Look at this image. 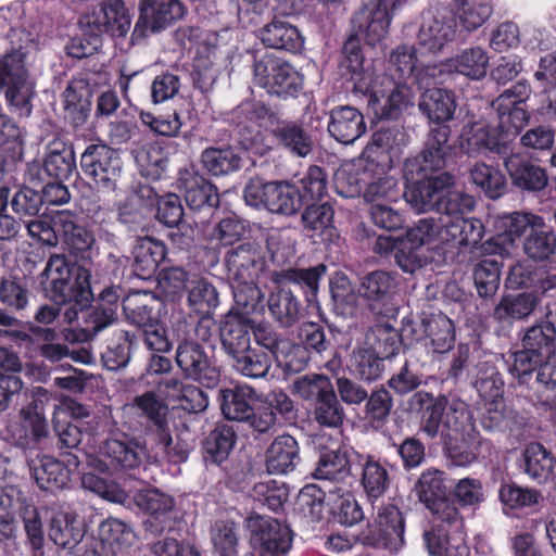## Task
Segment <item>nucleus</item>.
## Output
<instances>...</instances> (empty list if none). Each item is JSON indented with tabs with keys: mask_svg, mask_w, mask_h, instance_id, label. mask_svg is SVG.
<instances>
[{
	"mask_svg": "<svg viewBox=\"0 0 556 556\" xmlns=\"http://www.w3.org/2000/svg\"><path fill=\"white\" fill-rule=\"evenodd\" d=\"M98 533L101 548L93 552H101L103 555H123L136 542V534L131 527L116 518L102 521Z\"/></svg>",
	"mask_w": 556,
	"mask_h": 556,
	"instance_id": "obj_29",
	"label": "nucleus"
},
{
	"mask_svg": "<svg viewBox=\"0 0 556 556\" xmlns=\"http://www.w3.org/2000/svg\"><path fill=\"white\" fill-rule=\"evenodd\" d=\"M220 340L227 354L235 358L251 348L249 326L241 319L227 318L220 327Z\"/></svg>",
	"mask_w": 556,
	"mask_h": 556,
	"instance_id": "obj_48",
	"label": "nucleus"
},
{
	"mask_svg": "<svg viewBox=\"0 0 556 556\" xmlns=\"http://www.w3.org/2000/svg\"><path fill=\"white\" fill-rule=\"evenodd\" d=\"M462 152L468 156H478L486 151L498 154L502 159L510 150L497 130L484 122H475L464 126L459 143Z\"/></svg>",
	"mask_w": 556,
	"mask_h": 556,
	"instance_id": "obj_19",
	"label": "nucleus"
},
{
	"mask_svg": "<svg viewBox=\"0 0 556 556\" xmlns=\"http://www.w3.org/2000/svg\"><path fill=\"white\" fill-rule=\"evenodd\" d=\"M424 544L431 556H469V549L464 542V518L454 527L448 521H442L432 514L431 523L424 530Z\"/></svg>",
	"mask_w": 556,
	"mask_h": 556,
	"instance_id": "obj_15",
	"label": "nucleus"
},
{
	"mask_svg": "<svg viewBox=\"0 0 556 556\" xmlns=\"http://www.w3.org/2000/svg\"><path fill=\"white\" fill-rule=\"evenodd\" d=\"M525 471L534 480H546L553 472L554 459L541 443H530L523 453Z\"/></svg>",
	"mask_w": 556,
	"mask_h": 556,
	"instance_id": "obj_59",
	"label": "nucleus"
},
{
	"mask_svg": "<svg viewBox=\"0 0 556 556\" xmlns=\"http://www.w3.org/2000/svg\"><path fill=\"white\" fill-rule=\"evenodd\" d=\"M538 303L539 299L532 292L508 293L501 298L493 316L501 323L525 319L532 314Z\"/></svg>",
	"mask_w": 556,
	"mask_h": 556,
	"instance_id": "obj_36",
	"label": "nucleus"
},
{
	"mask_svg": "<svg viewBox=\"0 0 556 556\" xmlns=\"http://www.w3.org/2000/svg\"><path fill=\"white\" fill-rule=\"evenodd\" d=\"M75 455H66V464L51 456H37L29 464L30 472L37 485L47 491L65 488L71 479L72 471L78 467Z\"/></svg>",
	"mask_w": 556,
	"mask_h": 556,
	"instance_id": "obj_18",
	"label": "nucleus"
},
{
	"mask_svg": "<svg viewBox=\"0 0 556 556\" xmlns=\"http://www.w3.org/2000/svg\"><path fill=\"white\" fill-rule=\"evenodd\" d=\"M455 16L467 31L480 28L493 13V0H452Z\"/></svg>",
	"mask_w": 556,
	"mask_h": 556,
	"instance_id": "obj_42",
	"label": "nucleus"
},
{
	"mask_svg": "<svg viewBox=\"0 0 556 556\" xmlns=\"http://www.w3.org/2000/svg\"><path fill=\"white\" fill-rule=\"evenodd\" d=\"M117 299L118 296L113 289H105L101 293L102 303L89 314V326L86 331L90 336H96L115 320L118 307Z\"/></svg>",
	"mask_w": 556,
	"mask_h": 556,
	"instance_id": "obj_60",
	"label": "nucleus"
},
{
	"mask_svg": "<svg viewBox=\"0 0 556 556\" xmlns=\"http://www.w3.org/2000/svg\"><path fill=\"white\" fill-rule=\"evenodd\" d=\"M268 308L273 317L282 326L291 327L300 318L301 305L292 291L285 288L273 292L268 299Z\"/></svg>",
	"mask_w": 556,
	"mask_h": 556,
	"instance_id": "obj_49",
	"label": "nucleus"
},
{
	"mask_svg": "<svg viewBox=\"0 0 556 556\" xmlns=\"http://www.w3.org/2000/svg\"><path fill=\"white\" fill-rule=\"evenodd\" d=\"M240 157L233 149L207 148L201 154L203 167L214 176L228 175L240 168Z\"/></svg>",
	"mask_w": 556,
	"mask_h": 556,
	"instance_id": "obj_53",
	"label": "nucleus"
},
{
	"mask_svg": "<svg viewBox=\"0 0 556 556\" xmlns=\"http://www.w3.org/2000/svg\"><path fill=\"white\" fill-rule=\"evenodd\" d=\"M419 501L442 521H448L454 527L460 523V514L455 501L445 496L443 472L430 468L425 470L414 486Z\"/></svg>",
	"mask_w": 556,
	"mask_h": 556,
	"instance_id": "obj_11",
	"label": "nucleus"
},
{
	"mask_svg": "<svg viewBox=\"0 0 556 556\" xmlns=\"http://www.w3.org/2000/svg\"><path fill=\"white\" fill-rule=\"evenodd\" d=\"M446 220L440 217L421 218L415 226L406 231V243L415 248L428 245L432 249L447 244L446 236Z\"/></svg>",
	"mask_w": 556,
	"mask_h": 556,
	"instance_id": "obj_35",
	"label": "nucleus"
},
{
	"mask_svg": "<svg viewBox=\"0 0 556 556\" xmlns=\"http://www.w3.org/2000/svg\"><path fill=\"white\" fill-rule=\"evenodd\" d=\"M219 73L216 64V48L203 45L197 49L193 61V83L202 91L207 92L215 84Z\"/></svg>",
	"mask_w": 556,
	"mask_h": 556,
	"instance_id": "obj_45",
	"label": "nucleus"
},
{
	"mask_svg": "<svg viewBox=\"0 0 556 556\" xmlns=\"http://www.w3.org/2000/svg\"><path fill=\"white\" fill-rule=\"evenodd\" d=\"M384 358L367 345L356 348L351 355L352 372L364 381H375L383 372Z\"/></svg>",
	"mask_w": 556,
	"mask_h": 556,
	"instance_id": "obj_50",
	"label": "nucleus"
},
{
	"mask_svg": "<svg viewBox=\"0 0 556 556\" xmlns=\"http://www.w3.org/2000/svg\"><path fill=\"white\" fill-rule=\"evenodd\" d=\"M456 30L453 12L445 7H432L420 15L416 43L426 52L438 53L455 39Z\"/></svg>",
	"mask_w": 556,
	"mask_h": 556,
	"instance_id": "obj_6",
	"label": "nucleus"
},
{
	"mask_svg": "<svg viewBox=\"0 0 556 556\" xmlns=\"http://www.w3.org/2000/svg\"><path fill=\"white\" fill-rule=\"evenodd\" d=\"M417 50L412 45H399L391 50L388 73L378 74L374 89V110L386 118H395L410 104L408 80L417 71Z\"/></svg>",
	"mask_w": 556,
	"mask_h": 556,
	"instance_id": "obj_1",
	"label": "nucleus"
},
{
	"mask_svg": "<svg viewBox=\"0 0 556 556\" xmlns=\"http://www.w3.org/2000/svg\"><path fill=\"white\" fill-rule=\"evenodd\" d=\"M80 166L98 189L115 190L122 174V161L116 151L105 144H91L81 154Z\"/></svg>",
	"mask_w": 556,
	"mask_h": 556,
	"instance_id": "obj_12",
	"label": "nucleus"
},
{
	"mask_svg": "<svg viewBox=\"0 0 556 556\" xmlns=\"http://www.w3.org/2000/svg\"><path fill=\"white\" fill-rule=\"evenodd\" d=\"M503 160L513 184L519 189L540 191L546 187L548 178L545 170L526 161L519 153L510 149Z\"/></svg>",
	"mask_w": 556,
	"mask_h": 556,
	"instance_id": "obj_26",
	"label": "nucleus"
},
{
	"mask_svg": "<svg viewBox=\"0 0 556 556\" xmlns=\"http://www.w3.org/2000/svg\"><path fill=\"white\" fill-rule=\"evenodd\" d=\"M132 255L136 270L141 276H150L165 258L166 250L164 243L160 240L143 237L137 240Z\"/></svg>",
	"mask_w": 556,
	"mask_h": 556,
	"instance_id": "obj_44",
	"label": "nucleus"
},
{
	"mask_svg": "<svg viewBox=\"0 0 556 556\" xmlns=\"http://www.w3.org/2000/svg\"><path fill=\"white\" fill-rule=\"evenodd\" d=\"M21 428L13 432V437L21 444H27L29 440L39 441L48 433L47 420L37 410L36 405H28L21 409Z\"/></svg>",
	"mask_w": 556,
	"mask_h": 556,
	"instance_id": "obj_58",
	"label": "nucleus"
},
{
	"mask_svg": "<svg viewBox=\"0 0 556 556\" xmlns=\"http://www.w3.org/2000/svg\"><path fill=\"white\" fill-rule=\"evenodd\" d=\"M556 339V328L551 321H541L527 329L522 337V348L538 352L546 357V362L556 353L552 346Z\"/></svg>",
	"mask_w": 556,
	"mask_h": 556,
	"instance_id": "obj_55",
	"label": "nucleus"
},
{
	"mask_svg": "<svg viewBox=\"0 0 556 556\" xmlns=\"http://www.w3.org/2000/svg\"><path fill=\"white\" fill-rule=\"evenodd\" d=\"M86 534L83 519L70 507H61L52 513L49 523V538L58 546L75 548Z\"/></svg>",
	"mask_w": 556,
	"mask_h": 556,
	"instance_id": "obj_23",
	"label": "nucleus"
},
{
	"mask_svg": "<svg viewBox=\"0 0 556 556\" xmlns=\"http://www.w3.org/2000/svg\"><path fill=\"white\" fill-rule=\"evenodd\" d=\"M397 290L395 275L384 270H374L362 278L358 294L371 311L381 308L391 302Z\"/></svg>",
	"mask_w": 556,
	"mask_h": 556,
	"instance_id": "obj_24",
	"label": "nucleus"
},
{
	"mask_svg": "<svg viewBox=\"0 0 556 556\" xmlns=\"http://www.w3.org/2000/svg\"><path fill=\"white\" fill-rule=\"evenodd\" d=\"M188 293L189 306L202 316L210 315L219 304L216 288L206 279L192 282Z\"/></svg>",
	"mask_w": 556,
	"mask_h": 556,
	"instance_id": "obj_63",
	"label": "nucleus"
},
{
	"mask_svg": "<svg viewBox=\"0 0 556 556\" xmlns=\"http://www.w3.org/2000/svg\"><path fill=\"white\" fill-rule=\"evenodd\" d=\"M361 485L370 500L380 498L390 486L387 466L371 455L363 457Z\"/></svg>",
	"mask_w": 556,
	"mask_h": 556,
	"instance_id": "obj_43",
	"label": "nucleus"
},
{
	"mask_svg": "<svg viewBox=\"0 0 556 556\" xmlns=\"http://www.w3.org/2000/svg\"><path fill=\"white\" fill-rule=\"evenodd\" d=\"M506 97H498L492 103L498 118L497 132L508 144L510 139L516 137L527 125L529 115L521 105L505 103Z\"/></svg>",
	"mask_w": 556,
	"mask_h": 556,
	"instance_id": "obj_37",
	"label": "nucleus"
},
{
	"mask_svg": "<svg viewBox=\"0 0 556 556\" xmlns=\"http://www.w3.org/2000/svg\"><path fill=\"white\" fill-rule=\"evenodd\" d=\"M254 83L269 94L283 99L296 97L303 88V76L288 62L265 55L254 63Z\"/></svg>",
	"mask_w": 556,
	"mask_h": 556,
	"instance_id": "obj_5",
	"label": "nucleus"
},
{
	"mask_svg": "<svg viewBox=\"0 0 556 556\" xmlns=\"http://www.w3.org/2000/svg\"><path fill=\"white\" fill-rule=\"evenodd\" d=\"M261 39L269 48L291 53H298L304 47V37L298 27L283 20L267 24L261 31Z\"/></svg>",
	"mask_w": 556,
	"mask_h": 556,
	"instance_id": "obj_31",
	"label": "nucleus"
},
{
	"mask_svg": "<svg viewBox=\"0 0 556 556\" xmlns=\"http://www.w3.org/2000/svg\"><path fill=\"white\" fill-rule=\"evenodd\" d=\"M178 186L185 192L186 203L191 210L217 204L215 187L192 168H184L179 172Z\"/></svg>",
	"mask_w": 556,
	"mask_h": 556,
	"instance_id": "obj_28",
	"label": "nucleus"
},
{
	"mask_svg": "<svg viewBox=\"0 0 556 556\" xmlns=\"http://www.w3.org/2000/svg\"><path fill=\"white\" fill-rule=\"evenodd\" d=\"M100 466L103 471L117 472L135 469L144 462L155 463L159 455H151L143 443L134 440L109 439L99 451Z\"/></svg>",
	"mask_w": 556,
	"mask_h": 556,
	"instance_id": "obj_13",
	"label": "nucleus"
},
{
	"mask_svg": "<svg viewBox=\"0 0 556 556\" xmlns=\"http://www.w3.org/2000/svg\"><path fill=\"white\" fill-rule=\"evenodd\" d=\"M232 119L238 126L248 129L253 126L267 127L275 125L277 117L262 102L244 101L232 112Z\"/></svg>",
	"mask_w": 556,
	"mask_h": 556,
	"instance_id": "obj_54",
	"label": "nucleus"
},
{
	"mask_svg": "<svg viewBox=\"0 0 556 556\" xmlns=\"http://www.w3.org/2000/svg\"><path fill=\"white\" fill-rule=\"evenodd\" d=\"M75 169V160L71 150H51L43 163L34 162L28 165L27 177L31 184L45 182L47 179H68Z\"/></svg>",
	"mask_w": 556,
	"mask_h": 556,
	"instance_id": "obj_25",
	"label": "nucleus"
},
{
	"mask_svg": "<svg viewBox=\"0 0 556 556\" xmlns=\"http://www.w3.org/2000/svg\"><path fill=\"white\" fill-rule=\"evenodd\" d=\"M298 460V443L291 435L276 438L266 453V467L269 473L282 475L292 471Z\"/></svg>",
	"mask_w": 556,
	"mask_h": 556,
	"instance_id": "obj_33",
	"label": "nucleus"
},
{
	"mask_svg": "<svg viewBox=\"0 0 556 556\" xmlns=\"http://www.w3.org/2000/svg\"><path fill=\"white\" fill-rule=\"evenodd\" d=\"M434 172H421L419 168L408 173L405 166V178L408 182L404 192L406 202L418 213L438 211L443 190L453 184V177L446 173L433 175Z\"/></svg>",
	"mask_w": 556,
	"mask_h": 556,
	"instance_id": "obj_7",
	"label": "nucleus"
},
{
	"mask_svg": "<svg viewBox=\"0 0 556 556\" xmlns=\"http://www.w3.org/2000/svg\"><path fill=\"white\" fill-rule=\"evenodd\" d=\"M451 129L446 125H437L428 134L425 149L420 159L406 162L408 173L419 168L421 172H438L445 165V161L451 151L448 144Z\"/></svg>",
	"mask_w": 556,
	"mask_h": 556,
	"instance_id": "obj_22",
	"label": "nucleus"
},
{
	"mask_svg": "<svg viewBox=\"0 0 556 556\" xmlns=\"http://www.w3.org/2000/svg\"><path fill=\"white\" fill-rule=\"evenodd\" d=\"M470 179L490 199H498L506 189L504 175L497 168L482 162L470 168Z\"/></svg>",
	"mask_w": 556,
	"mask_h": 556,
	"instance_id": "obj_52",
	"label": "nucleus"
},
{
	"mask_svg": "<svg viewBox=\"0 0 556 556\" xmlns=\"http://www.w3.org/2000/svg\"><path fill=\"white\" fill-rule=\"evenodd\" d=\"M131 407L136 408L138 413L146 417L159 434L168 430V407L153 392H146L142 395L136 396L131 403Z\"/></svg>",
	"mask_w": 556,
	"mask_h": 556,
	"instance_id": "obj_51",
	"label": "nucleus"
},
{
	"mask_svg": "<svg viewBox=\"0 0 556 556\" xmlns=\"http://www.w3.org/2000/svg\"><path fill=\"white\" fill-rule=\"evenodd\" d=\"M257 401V393L247 384L220 391V408L223 415L229 420L247 421L250 419Z\"/></svg>",
	"mask_w": 556,
	"mask_h": 556,
	"instance_id": "obj_30",
	"label": "nucleus"
},
{
	"mask_svg": "<svg viewBox=\"0 0 556 556\" xmlns=\"http://www.w3.org/2000/svg\"><path fill=\"white\" fill-rule=\"evenodd\" d=\"M356 539L365 546L397 552L404 544V518L401 511L392 505L381 507L375 521L362 530Z\"/></svg>",
	"mask_w": 556,
	"mask_h": 556,
	"instance_id": "obj_10",
	"label": "nucleus"
},
{
	"mask_svg": "<svg viewBox=\"0 0 556 556\" xmlns=\"http://www.w3.org/2000/svg\"><path fill=\"white\" fill-rule=\"evenodd\" d=\"M266 208L276 214L293 215L303 205L300 190L286 181L268 182Z\"/></svg>",
	"mask_w": 556,
	"mask_h": 556,
	"instance_id": "obj_38",
	"label": "nucleus"
},
{
	"mask_svg": "<svg viewBox=\"0 0 556 556\" xmlns=\"http://www.w3.org/2000/svg\"><path fill=\"white\" fill-rule=\"evenodd\" d=\"M245 522L258 556H286L289 553L292 531L288 525L260 515L249 516Z\"/></svg>",
	"mask_w": 556,
	"mask_h": 556,
	"instance_id": "obj_8",
	"label": "nucleus"
},
{
	"mask_svg": "<svg viewBox=\"0 0 556 556\" xmlns=\"http://www.w3.org/2000/svg\"><path fill=\"white\" fill-rule=\"evenodd\" d=\"M483 224L477 218L459 217L446 220L445 236L447 244L476 245L483 237Z\"/></svg>",
	"mask_w": 556,
	"mask_h": 556,
	"instance_id": "obj_47",
	"label": "nucleus"
},
{
	"mask_svg": "<svg viewBox=\"0 0 556 556\" xmlns=\"http://www.w3.org/2000/svg\"><path fill=\"white\" fill-rule=\"evenodd\" d=\"M46 295L59 304H87L91 296L90 273L72 266L64 255H51L40 276Z\"/></svg>",
	"mask_w": 556,
	"mask_h": 556,
	"instance_id": "obj_3",
	"label": "nucleus"
},
{
	"mask_svg": "<svg viewBox=\"0 0 556 556\" xmlns=\"http://www.w3.org/2000/svg\"><path fill=\"white\" fill-rule=\"evenodd\" d=\"M412 405L424 408L419 430L429 439H457L462 425L467 419L465 403L448 401L443 395L433 399L430 393L417 392L412 397Z\"/></svg>",
	"mask_w": 556,
	"mask_h": 556,
	"instance_id": "obj_4",
	"label": "nucleus"
},
{
	"mask_svg": "<svg viewBox=\"0 0 556 556\" xmlns=\"http://www.w3.org/2000/svg\"><path fill=\"white\" fill-rule=\"evenodd\" d=\"M352 23L355 36H361L369 46H375L387 37L392 21L366 4L354 14Z\"/></svg>",
	"mask_w": 556,
	"mask_h": 556,
	"instance_id": "obj_32",
	"label": "nucleus"
},
{
	"mask_svg": "<svg viewBox=\"0 0 556 556\" xmlns=\"http://www.w3.org/2000/svg\"><path fill=\"white\" fill-rule=\"evenodd\" d=\"M402 333L412 340L422 341L432 353H446L455 344V328L451 318L442 313H432L422 318L417 330L413 321L403 324Z\"/></svg>",
	"mask_w": 556,
	"mask_h": 556,
	"instance_id": "obj_14",
	"label": "nucleus"
},
{
	"mask_svg": "<svg viewBox=\"0 0 556 556\" xmlns=\"http://www.w3.org/2000/svg\"><path fill=\"white\" fill-rule=\"evenodd\" d=\"M545 227L544 218L531 212H513L500 215L495 220L497 235L492 239L498 253H508L510 247L520 239L527 229Z\"/></svg>",
	"mask_w": 556,
	"mask_h": 556,
	"instance_id": "obj_21",
	"label": "nucleus"
},
{
	"mask_svg": "<svg viewBox=\"0 0 556 556\" xmlns=\"http://www.w3.org/2000/svg\"><path fill=\"white\" fill-rule=\"evenodd\" d=\"M90 90L83 80L71 81L63 92L65 116L74 126L83 125L90 113Z\"/></svg>",
	"mask_w": 556,
	"mask_h": 556,
	"instance_id": "obj_41",
	"label": "nucleus"
},
{
	"mask_svg": "<svg viewBox=\"0 0 556 556\" xmlns=\"http://www.w3.org/2000/svg\"><path fill=\"white\" fill-rule=\"evenodd\" d=\"M545 227L532 228L523 242V251L534 261H545L556 251V233Z\"/></svg>",
	"mask_w": 556,
	"mask_h": 556,
	"instance_id": "obj_61",
	"label": "nucleus"
},
{
	"mask_svg": "<svg viewBox=\"0 0 556 556\" xmlns=\"http://www.w3.org/2000/svg\"><path fill=\"white\" fill-rule=\"evenodd\" d=\"M326 271L325 265H318L314 268L295 269L290 268L276 273L275 281L277 283L292 282L305 289L307 301L312 302L318 290V283L321 275Z\"/></svg>",
	"mask_w": 556,
	"mask_h": 556,
	"instance_id": "obj_57",
	"label": "nucleus"
},
{
	"mask_svg": "<svg viewBox=\"0 0 556 556\" xmlns=\"http://www.w3.org/2000/svg\"><path fill=\"white\" fill-rule=\"evenodd\" d=\"M136 505L149 513L152 518L162 523L166 522L167 515L175 506L174 498L156 489L139 491L135 497Z\"/></svg>",
	"mask_w": 556,
	"mask_h": 556,
	"instance_id": "obj_56",
	"label": "nucleus"
},
{
	"mask_svg": "<svg viewBox=\"0 0 556 556\" xmlns=\"http://www.w3.org/2000/svg\"><path fill=\"white\" fill-rule=\"evenodd\" d=\"M176 363L186 377L206 388H214L219 381V369L197 342L180 343L176 352Z\"/></svg>",
	"mask_w": 556,
	"mask_h": 556,
	"instance_id": "obj_17",
	"label": "nucleus"
},
{
	"mask_svg": "<svg viewBox=\"0 0 556 556\" xmlns=\"http://www.w3.org/2000/svg\"><path fill=\"white\" fill-rule=\"evenodd\" d=\"M419 109L432 122H447L456 109L455 97L446 89H427L420 98Z\"/></svg>",
	"mask_w": 556,
	"mask_h": 556,
	"instance_id": "obj_39",
	"label": "nucleus"
},
{
	"mask_svg": "<svg viewBox=\"0 0 556 556\" xmlns=\"http://www.w3.org/2000/svg\"><path fill=\"white\" fill-rule=\"evenodd\" d=\"M350 476V465L344 453L330 451L319 458L314 477L318 480L339 482Z\"/></svg>",
	"mask_w": 556,
	"mask_h": 556,
	"instance_id": "obj_62",
	"label": "nucleus"
},
{
	"mask_svg": "<svg viewBox=\"0 0 556 556\" xmlns=\"http://www.w3.org/2000/svg\"><path fill=\"white\" fill-rule=\"evenodd\" d=\"M210 539L213 553L217 556H238L240 528L230 520H218L212 525Z\"/></svg>",
	"mask_w": 556,
	"mask_h": 556,
	"instance_id": "obj_46",
	"label": "nucleus"
},
{
	"mask_svg": "<svg viewBox=\"0 0 556 556\" xmlns=\"http://www.w3.org/2000/svg\"><path fill=\"white\" fill-rule=\"evenodd\" d=\"M364 343L384 359L394 356L399 350L397 333L387 324L371 327L365 336Z\"/></svg>",
	"mask_w": 556,
	"mask_h": 556,
	"instance_id": "obj_64",
	"label": "nucleus"
},
{
	"mask_svg": "<svg viewBox=\"0 0 556 556\" xmlns=\"http://www.w3.org/2000/svg\"><path fill=\"white\" fill-rule=\"evenodd\" d=\"M225 263L232 280L258 279L266 267L265 250L258 242H245L229 251Z\"/></svg>",
	"mask_w": 556,
	"mask_h": 556,
	"instance_id": "obj_20",
	"label": "nucleus"
},
{
	"mask_svg": "<svg viewBox=\"0 0 556 556\" xmlns=\"http://www.w3.org/2000/svg\"><path fill=\"white\" fill-rule=\"evenodd\" d=\"M273 136L279 147L298 157H305L313 151L311 135L294 122L277 124L273 129Z\"/></svg>",
	"mask_w": 556,
	"mask_h": 556,
	"instance_id": "obj_34",
	"label": "nucleus"
},
{
	"mask_svg": "<svg viewBox=\"0 0 556 556\" xmlns=\"http://www.w3.org/2000/svg\"><path fill=\"white\" fill-rule=\"evenodd\" d=\"M139 17L131 34L132 42L160 33L180 21L187 9L180 0H139Z\"/></svg>",
	"mask_w": 556,
	"mask_h": 556,
	"instance_id": "obj_9",
	"label": "nucleus"
},
{
	"mask_svg": "<svg viewBox=\"0 0 556 556\" xmlns=\"http://www.w3.org/2000/svg\"><path fill=\"white\" fill-rule=\"evenodd\" d=\"M341 67L350 73L354 90L368 97V103L374 108V89L378 74L376 66L366 62L361 49L359 39L350 36L343 46Z\"/></svg>",
	"mask_w": 556,
	"mask_h": 556,
	"instance_id": "obj_16",
	"label": "nucleus"
},
{
	"mask_svg": "<svg viewBox=\"0 0 556 556\" xmlns=\"http://www.w3.org/2000/svg\"><path fill=\"white\" fill-rule=\"evenodd\" d=\"M329 134L339 142L350 144L366 131L363 114L352 106H339L331 111Z\"/></svg>",
	"mask_w": 556,
	"mask_h": 556,
	"instance_id": "obj_27",
	"label": "nucleus"
},
{
	"mask_svg": "<svg viewBox=\"0 0 556 556\" xmlns=\"http://www.w3.org/2000/svg\"><path fill=\"white\" fill-rule=\"evenodd\" d=\"M79 23L85 35L90 38L86 39V43L75 39L68 47V54L78 59L97 51L101 46L100 36L104 33L124 37L130 29L131 16L124 0H103L91 13L81 17Z\"/></svg>",
	"mask_w": 556,
	"mask_h": 556,
	"instance_id": "obj_2",
	"label": "nucleus"
},
{
	"mask_svg": "<svg viewBox=\"0 0 556 556\" xmlns=\"http://www.w3.org/2000/svg\"><path fill=\"white\" fill-rule=\"evenodd\" d=\"M447 65L454 73L477 80L486 75L489 55L481 47H470L447 59Z\"/></svg>",
	"mask_w": 556,
	"mask_h": 556,
	"instance_id": "obj_40",
	"label": "nucleus"
}]
</instances>
